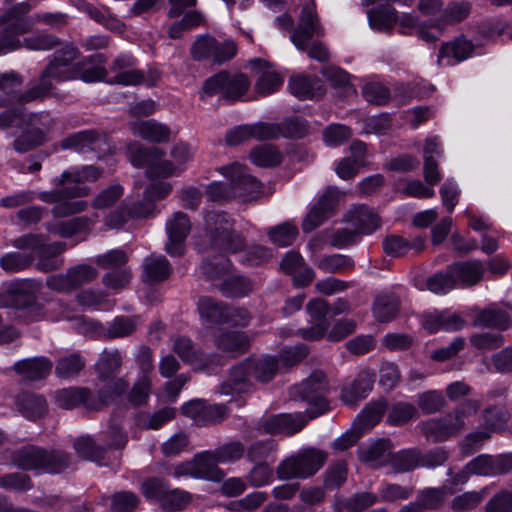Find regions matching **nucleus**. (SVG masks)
<instances>
[{
  "mask_svg": "<svg viewBox=\"0 0 512 512\" xmlns=\"http://www.w3.org/2000/svg\"><path fill=\"white\" fill-rule=\"evenodd\" d=\"M79 56V49L72 43H67L53 53L43 72L58 82L73 79L95 82L107 75L106 69L98 65L103 62L102 54H95L75 63Z\"/></svg>",
  "mask_w": 512,
  "mask_h": 512,
  "instance_id": "nucleus-1",
  "label": "nucleus"
},
{
  "mask_svg": "<svg viewBox=\"0 0 512 512\" xmlns=\"http://www.w3.org/2000/svg\"><path fill=\"white\" fill-rule=\"evenodd\" d=\"M323 35V29L319 24L314 3L303 6L299 23L290 36V40L298 50L306 51L308 57L319 62L329 60L330 54L326 45L315 41L310 45L314 36Z\"/></svg>",
  "mask_w": 512,
  "mask_h": 512,
  "instance_id": "nucleus-2",
  "label": "nucleus"
},
{
  "mask_svg": "<svg viewBox=\"0 0 512 512\" xmlns=\"http://www.w3.org/2000/svg\"><path fill=\"white\" fill-rule=\"evenodd\" d=\"M204 220L211 250L224 255L236 253L245 247V238L233 228V219L227 213L209 211Z\"/></svg>",
  "mask_w": 512,
  "mask_h": 512,
  "instance_id": "nucleus-3",
  "label": "nucleus"
},
{
  "mask_svg": "<svg viewBox=\"0 0 512 512\" xmlns=\"http://www.w3.org/2000/svg\"><path fill=\"white\" fill-rule=\"evenodd\" d=\"M12 463L26 471L40 470L46 473H61L69 467L71 458L69 454L28 445L16 449L11 454Z\"/></svg>",
  "mask_w": 512,
  "mask_h": 512,
  "instance_id": "nucleus-4",
  "label": "nucleus"
},
{
  "mask_svg": "<svg viewBox=\"0 0 512 512\" xmlns=\"http://www.w3.org/2000/svg\"><path fill=\"white\" fill-rule=\"evenodd\" d=\"M328 391L329 385L325 373L316 370L300 384L291 387L289 394L292 400L308 404L306 414L309 419H313L328 410L329 404L326 400Z\"/></svg>",
  "mask_w": 512,
  "mask_h": 512,
  "instance_id": "nucleus-5",
  "label": "nucleus"
},
{
  "mask_svg": "<svg viewBox=\"0 0 512 512\" xmlns=\"http://www.w3.org/2000/svg\"><path fill=\"white\" fill-rule=\"evenodd\" d=\"M327 459L328 453L319 448L300 449L278 465L277 476L281 480L310 478L324 466Z\"/></svg>",
  "mask_w": 512,
  "mask_h": 512,
  "instance_id": "nucleus-6",
  "label": "nucleus"
},
{
  "mask_svg": "<svg viewBox=\"0 0 512 512\" xmlns=\"http://www.w3.org/2000/svg\"><path fill=\"white\" fill-rule=\"evenodd\" d=\"M129 159L135 167H146L148 178L169 177L176 171L173 163L163 160L165 152L157 147L134 143L128 146Z\"/></svg>",
  "mask_w": 512,
  "mask_h": 512,
  "instance_id": "nucleus-7",
  "label": "nucleus"
},
{
  "mask_svg": "<svg viewBox=\"0 0 512 512\" xmlns=\"http://www.w3.org/2000/svg\"><path fill=\"white\" fill-rule=\"evenodd\" d=\"M249 86L250 81L245 74L220 71L205 80L202 90L209 97L221 94L226 100L236 101L247 92Z\"/></svg>",
  "mask_w": 512,
  "mask_h": 512,
  "instance_id": "nucleus-8",
  "label": "nucleus"
},
{
  "mask_svg": "<svg viewBox=\"0 0 512 512\" xmlns=\"http://www.w3.org/2000/svg\"><path fill=\"white\" fill-rule=\"evenodd\" d=\"M470 10L471 5L466 1L452 2L444 9L441 17L418 24V36L425 42H435L441 37L445 24L463 21L470 14Z\"/></svg>",
  "mask_w": 512,
  "mask_h": 512,
  "instance_id": "nucleus-9",
  "label": "nucleus"
},
{
  "mask_svg": "<svg viewBox=\"0 0 512 512\" xmlns=\"http://www.w3.org/2000/svg\"><path fill=\"white\" fill-rule=\"evenodd\" d=\"M237 52V46L232 40L218 41L210 35H200L191 47V56L194 60H212L222 64L232 59Z\"/></svg>",
  "mask_w": 512,
  "mask_h": 512,
  "instance_id": "nucleus-10",
  "label": "nucleus"
},
{
  "mask_svg": "<svg viewBox=\"0 0 512 512\" xmlns=\"http://www.w3.org/2000/svg\"><path fill=\"white\" fill-rule=\"evenodd\" d=\"M59 145L63 150L71 149L80 153L93 152L98 158L111 153V146L105 133L94 129L70 134L62 139Z\"/></svg>",
  "mask_w": 512,
  "mask_h": 512,
  "instance_id": "nucleus-11",
  "label": "nucleus"
},
{
  "mask_svg": "<svg viewBox=\"0 0 512 512\" xmlns=\"http://www.w3.org/2000/svg\"><path fill=\"white\" fill-rule=\"evenodd\" d=\"M219 172L229 181L233 198H253L261 190V183L248 173L246 166L233 163L222 166Z\"/></svg>",
  "mask_w": 512,
  "mask_h": 512,
  "instance_id": "nucleus-12",
  "label": "nucleus"
},
{
  "mask_svg": "<svg viewBox=\"0 0 512 512\" xmlns=\"http://www.w3.org/2000/svg\"><path fill=\"white\" fill-rule=\"evenodd\" d=\"M104 392L101 399H96L95 394L87 387H68L56 391L55 402L59 408L72 410L84 408L87 411H101L105 403Z\"/></svg>",
  "mask_w": 512,
  "mask_h": 512,
  "instance_id": "nucleus-13",
  "label": "nucleus"
},
{
  "mask_svg": "<svg viewBox=\"0 0 512 512\" xmlns=\"http://www.w3.org/2000/svg\"><path fill=\"white\" fill-rule=\"evenodd\" d=\"M167 241L165 251L172 257L181 256L185 251V241L191 231L189 217L181 212H175L166 225Z\"/></svg>",
  "mask_w": 512,
  "mask_h": 512,
  "instance_id": "nucleus-14",
  "label": "nucleus"
},
{
  "mask_svg": "<svg viewBox=\"0 0 512 512\" xmlns=\"http://www.w3.org/2000/svg\"><path fill=\"white\" fill-rule=\"evenodd\" d=\"M481 407L480 400L466 399L450 412L437 417L448 439L458 436L466 428V418L476 414Z\"/></svg>",
  "mask_w": 512,
  "mask_h": 512,
  "instance_id": "nucleus-15",
  "label": "nucleus"
},
{
  "mask_svg": "<svg viewBox=\"0 0 512 512\" xmlns=\"http://www.w3.org/2000/svg\"><path fill=\"white\" fill-rule=\"evenodd\" d=\"M456 286L469 288L482 281L486 272V265L479 259L459 261L449 266Z\"/></svg>",
  "mask_w": 512,
  "mask_h": 512,
  "instance_id": "nucleus-16",
  "label": "nucleus"
},
{
  "mask_svg": "<svg viewBox=\"0 0 512 512\" xmlns=\"http://www.w3.org/2000/svg\"><path fill=\"white\" fill-rule=\"evenodd\" d=\"M308 415L305 413L278 414L264 421L262 428L266 433H285L293 435L299 432L307 423Z\"/></svg>",
  "mask_w": 512,
  "mask_h": 512,
  "instance_id": "nucleus-17",
  "label": "nucleus"
},
{
  "mask_svg": "<svg viewBox=\"0 0 512 512\" xmlns=\"http://www.w3.org/2000/svg\"><path fill=\"white\" fill-rule=\"evenodd\" d=\"M375 382V373L370 370L361 371L349 384L342 387L340 398L349 406L355 405L372 391Z\"/></svg>",
  "mask_w": 512,
  "mask_h": 512,
  "instance_id": "nucleus-18",
  "label": "nucleus"
},
{
  "mask_svg": "<svg viewBox=\"0 0 512 512\" xmlns=\"http://www.w3.org/2000/svg\"><path fill=\"white\" fill-rule=\"evenodd\" d=\"M347 221L358 235H369L381 227L380 217L366 205H353L347 213Z\"/></svg>",
  "mask_w": 512,
  "mask_h": 512,
  "instance_id": "nucleus-19",
  "label": "nucleus"
},
{
  "mask_svg": "<svg viewBox=\"0 0 512 512\" xmlns=\"http://www.w3.org/2000/svg\"><path fill=\"white\" fill-rule=\"evenodd\" d=\"M473 324L478 327L504 331L511 325V313L508 307L493 303L475 315Z\"/></svg>",
  "mask_w": 512,
  "mask_h": 512,
  "instance_id": "nucleus-20",
  "label": "nucleus"
},
{
  "mask_svg": "<svg viewBox=\"0 0 512 512\" xmlns=\"http://www.w3.org/2000/svg\"><path fill=\"white\" fill-rule=\"evenodd\" d=\"M214 344L218 350L230 358L246 353L250 347V339L240 331H220Z\"/></svg>",
  "mask_w": 512,
  "mask_h": 512,
  "instance_id": "nucleus-21",
  "label": "nucleus"
},
{
  "mask_svg": "<svg viewBox=\"0 0 512 512\" xmlns=\"http://www.w3.org/2000/svg\"><path fill=\"white\" fill-rule=\"evenodd\" d=\"M52 368V361L44 356L22 359L13 365L16 374L27 381H38L46 378Z\"/></svg>",
  "mask_w": 512,
  "mask_h": 512,
  "instance_id": "nucleus-22",
  "label": "nucleus"
},
{
  "mask_svg": "<svg viewBox=\"0 0 512 512\" xmlns=\"http://www.w3.org/2000/svg\"><path fill=\"white\" fill-rule=\"evenodd\" d=\"M271 132H267L268 140H276L280 137L290 139H300L305 137L309 131L308 122L301 117H290L280 123H267Z\"/></svg>",
  "mask_w": 512,
  "mask_h": 512,
  "instance_id": "nucleus-23",
  "label": "nucleus"
},
{
  "mask_svg": "<svg viewBox=\"0 0 512 512\" xmlns=\"http://www.w3.org/2000/svg\"><path fill=\"white\" fill-rule=\"evenodd\" d=\"M14 308L18 310L30 309L40 314L41 308L37 304L36 291L39 288L38 283L32 280H19L11 284Z\"/></svg>",
  "mask_w": 512,
  "mask_h": 512,
  "instance_id": "nucleus-24",
  "label": "nucleus"
},
{
  "mask_svg": "<svg viewBox=\"0 0 512 512\" xmlns=\"http://www.w3.org/2000/svg\"><path fill=\"white\" fill-rule=\"evenodd\" d=\"M473 51L471 41L459 37L454 41L443 43L438 54V63L444 66H451L466 60Z\"/></svg>",
  "mask_w": 512,
  "mask_h": 512,
  "instance_id": "nucleus-25",
  "label": "nucleus"
},
{
  "mask_svg": "<svg viewBox=\"0 0 512 512\" xmlns=\"http://www.w3.org/2000/svg\"><path fill=\"white\" fill-rule=\"evenodd\" d=\"M133 58L130 56L117 57L111 66L114 76L109 79V83L121 85H138L144 81V73L137 69H131Z\"/></svg>",
  "mask_w": 512,
  "mask_h": 512,
  "instance_id": "nucleus-26",
  "label": "nucleus"
},
{
  "mask_svg": "<svg viewBox=\"0 0 512 512\" xmlns=\"http://www.w3.org/2000/svg\"><path fill=\"white\" fill-rule=\"evenodd\" d=\"M251 374L247 359L231 368L228 379L223 382L220 392L225 395L249 392L252 388Z\"/></svg>",
  "mask_w": 512,
  "mask_h": 512,
  "instance_id": "nucleus-27",
  "label": "nucleus"
},
{
  "mask_svg": "<svg viewBox=\"0 0 512 512\" xmlns=\"http://www.w3.org/2000/svg\"><path fill=\"white\" fill-rule=\"evenodd\" d=\"M422 318V326L429 333H435L439 330L458 331L465 324L459 315L446 312H425Z\"/></svg>",
  "mask_w": 512,
  "mask_h": 512,
  "instance_id": "nucleus-28",
  "label": "nucleus"
},
{
  "mask_svg": "<svg viewBox=\"0 0 512 512\" xmlns=\"http://www.w3.org/2000/svg\"><path fill=\"white\" fill-rule=\"evenodd\" d=\"M195 479H205L219 482L224 479V472L218 467V462L212 451L197 453L192 458Z\"/></svg>",
  "mask_w": 512,
  "mask_h": 512,
  "instance_id": "nucleus-29",
  "label": "nucleus"
},
{
  "mask_svg": "<svg viewBox=\"0 0 512 512\" xmlns=\"http://www.w3.org/2000/svg\"><path fill=\"white\" fill-rule=\"evenodd\" d=\"M138 317L117 316L106 328L102 329L98 322H88L89 327L94 330H102V334L107 339L124 338L132 335L137 329Z\"/></svg>",
  "mask_w": 512,
  "mask_h": 512,
  "instance_id": "nucleus-30",
  "label": "nucleus"
},
{
  "mask_svg": "<svg viewBox=\"0 0 512 512\" xmlns=\"http://www.w3.org/2000/svg\"><path fill=\"white\" fill-rule=\"evenodd\" d=\"M270 129V127L266 126V122H259L252 125H240L227 132L225 141L230 146L240 145L252 138L259 141H266L268 140L267 132H271Z\"/></svg>",
  "mask_w": 512,
  "mask_h": 512,
  "instance_id": "nucleus-31",
  "label": "nucleus"
},
{
  "mask_svg": "<svg viewBox=\"0 0 512 512\" xmlns=\"http://www.w3.org/2000/svg\"><path fill=\"white\" fill-rule=\"evenodd\" d=\"M134 135L152 143L168 142L170 138V128L154 119L136 121L131 125Z\"/></svg>",
  "mask_w": 512,
  "mask_h": 512,
  "instance_id": "nucleus-32",
  "label": "nucleus"
},
{
  "mask_svg": "<svg viewBox=\"0 0 512 512\" xmlns=\"http://www.w3.org/2000/svg\"><path fill=\"white\" fill-rule=\"evenodd\" d=\"M197 310L200 318L208 324L221 325L227 322V305L212 297H200Z\"/></svg>",
  "mask_w": 512,
  "mask_h": 512,
  "instance_id": "nucleus-33",
  "label": "nucleus"
},
{
  "mask_svg": "<svg viewBox=\"0 0 512 512\" xmlns=\"http://www.w3.org/2000/svg\"><path fill=\"white\" fill-rule=\"evenodd\" d=\"M291 93L299 99H308L324 95L325 88L317 77L297 75L289 81Z\"/></svg>",
  "mask_w": 512,
  "mask_h": 512,
  "instance_id": "nucleus-34",
  "label": "nucleus"
},
{
  "mask_svg": "<svg viewBox=\"0 0 512 512\" xmlns=\"http://www.w3.org/2000/svg\"><path fill=\"white\" fill-rule=\"evenodd\" d=\"M66 249V243L57 241L51 244H44L37 252L38 262L36 263L37 270L41 272H51L58 270L63 266V260L57 258Z\"/></svg>",
  "mask_w": 512,
  "mask_h": 512,
  "instance_id": "nucleus-35",
  "label": "nucleus"
},
{
  "mask_svg": "<svg viewBox=\"0 0 512 512\" xmlns=\"http://www.w3.org/2000/svg\"><path fill=\"white\" fill-rule=\"evenodd\" d=\"M22 84L23 78L18 73L13 71L0 73V90L3 92L0 96V106L19 103Z\"/></svg>",
  "mask_w": 512,
  "mask_h": 512,
  "instance_id": "nucleus-36",
  "label": "nucleus"
},
{
  "mask_svg": "<svg viewBox=\"0 0 512 512\" xmlns=\"http://www.w3.org/2000/svg\"><path fill=\"white\" fill-rule=\"evenodd\" d=\"M371 28L377 31L390 30L397 21L396 10L388 3H380L367 11Z\"/></svg>",
  "mask_w": 512,
  "mask_h": 512,
  "instance_id": "nucleus-37",
  "label": "nucleus"
},
{
  "mask_svg": "<svg viewBox=\"0 0 512 512\" xmlns=\"http://www.w3.org/2000/svg\"><path fill=\"white\" fill-rule=\"evenodd\" d=\"M247 364L251 378L260 383L270 382L278 372V361L271 356L248 358Z\"/></svg>",
  "mask_w": 512,
  "mask_h": 512,
  "instance_id": "nucleus-38",
  "label": "nucleus"
},
{
  "mask_svg": "<svg viewBox=\"0 0 512 512\" xmlns=\"http://www.w3.org/2000/svg\"><path fill=\"white\" fill-rule=\"evenodd\" d=\"M94 221L87 216L72 218L68 221H56L47 223L48 232L60 237H71L74 234L86 231L91 228Z\"/></svg>",
  "mask_w": 512,
  "mask_h": 512,
  "instance_id": "nucleus-39",
  "label": "nucleus"
},
{
  "mask_svg": "<svg viewBox=\"0 0 512 512\" xmlns=\"http://www.w3.org/2000/svg\"><path fill=\"white\" fill-rule=\"evenodd\" d=\"M378 502L376 494L371 492L355 493L349 498H339L334 504L337 512H362Z\"/></svg>",
  "mask_w": 512,
  "mask_h": 512,
  "instance_id": "nucleus-40",
  "label": "nucleus"
},
{
  "mask_svg": "<svg viewBox=\"0 0 512 512\" xmlns=\"http://www.w3.org/2000/svg\"><path fill=\"white\" fill-rule=\"evenodd\" d=\"M145 282H162L168 278L171 273V266L166 257L151 255L143 262Z\"/></svg>",
  "mask_w": 512,
  "mask_h": 512,
  "instance_id": "nucleus-41",
  "label": "nucleus"
},
{
  "mask_svg": "<svg viewBox=\"0 0 512 512\" xmlns=\"http://www.w3.org/2000/svg\"><path fill=\"white\" fill-rule=\"evenodd\" d=\"M399 298L393 294L378 295L373 304V315L377 321L387 323L392 321L399 311Z\"/></svg>",
  "mask_w": 512,
  "mask_h": 512,
  "instance_id": "nucleus-42",
  "label": "nucleus"
},
{
  "mask_svg": "<svg viewBox=\"0 0 512 512\" xmlns=\"http://www.w3.org/2000/svg\"><path fill=\"white\" fill-rule=\"evenodd\" d=\"M56 186L62 187L54 191H44L39 194V199L47 203H58L61 200L70 198H80L89 195L90 188L88 186H72L68 184H60L59 177L54 180Z\"/></svg>",
  "mask_w": 512,
  "mask_h": 512,
  "instance_id": "nucleus-43",
  "label": "nucleus"
},
{
  "mask_svg": "<svg viewBox=\"0 0 512 512\" xmlns=\"http://www.w3.org/2000/svg\"><path fill=\"white\" fill-rule=\"evenodd\" d=\"M121 364L122 357L117 349L103 350L95 364L98 379L101 381L109 380L119 371Z\"/></svg>",
  "mask_w": 512,
  "mask_h": 512,
  "instance_id": "nucleus-44",
  "label": "nucleus"
},
{
  "mask_svg": "<svg viewBox=\"0 0 512 512\" xmlns=\"http://www.w3.org/2000/svg\"><path fill=\"white\" fill-rule=\"evenodd\" d=\"M508 422V413L504 407L489 405L483 409L479 418V426L491 434L502 430Z\"/></svg>",
  "mask_w": 512,
  "mask_h": 512,
  "instance_id": "nucleus-45",
  "label": "nucleus"
},
{
  "mask_svg": "<svg viewBox=\"0 0 512 512\" xmlns=\"http://www.w3.org/2000/svg\"><path fill=\"white\" fill-rule=\"evenodd\" d=\"M102 174L103 170L96 166H83L80 169L64 171L59 177V183L72 186H86V182H95Z\"/></svg>",
  "mask_w": 512,
  "mask_h": 512,
  "instance_id": "nucleus-46",
  "label": "nucleus"
},
{
  "mask_svg": "<svg viewBox=\"0 0 512 512\" xmlns=\"http://www.w3.org/2000/svg\"><path fill=\"white\" fill-rule=\"evenodd\" d=\"M86 365L85 358L79 353L60 357L55 366V374L61 379H72L80 374Z\"/></svg>",
  "mask_w": 512,
  "mask_h": 512,
  "instance_id": "nucleus-47",
  "label": "nucleus"
},
{
  "mask_svg": "<svg viewBox=\"0 0 512 512\" xmlns=\"http://www.w3.org/2000/svg\"><path fill=\"white\" fill-rule=\"evenodd\" d=\"M77 5L79 9L85 12L92 20L103 25L105 28L114 32L122 30L124 26L123 23L118 18L111 15L108 9L101 10L84 0H78Z\"/></svg>",
  "mask_w": 512,
  "mask_h": 512,
  "instance_id": "nucleus-48",
  "label": "nucleus"
},
{
  "mask_svg": "<svg viewBox=\"0 0 512 512\" xmlns=\"http://www.w3.org/2000/svg\"><path fill=\"white\" fill-rule=\"evenodd\" d=\"M16 405L19 411L26 417L34 419L40 417L46 411L45 399L37 394L23 392L17 395Z\"/></svg>",
  "mask_w": 512,
  "mask_h": 512,
  "instance_id": "nucleus-49",
  "label": "nucleus"
},
{
  "mask_svg": "<svg viewBox=\"0 0 512 512\" xmlns=\"http://www.w3.org/2000/svg\"><path fill=\"white\" fill-rule=\"evenodd\" d=\"M23 124L45 141L46 134L55 126V119L47 111L33 112L23 115Z\"/></svg>",
  "mask_w": 512,
  "mask_h": 512,
  "instance_id": "nucleus-50",
  "label": "nucleus"
},
{
  "mask_svg": "<svg viewBox=\"0 0 512 512\" xmlns=\"http://www.w3.org/2000/svg\"><path fill=\"white\" fill-rule=\"evenodd\" d=\"M176 415L173 407H163L154 413H139L136 417V425L142 429L157 430L171 421Z\"/></svg>",
  "mask_w": 512,
  "mask_h": 512,
  "instance_id": "nucleus-51",
  "label": "nucleus"
},
{
  "mask_svg": "<svg viewBox=\"0 0 512 512\" xmlns=\"http://www.w3.org/2000/svg\"><path fill=\"white\" fill-rule=\"evenodd\" d=\"M387 401L378 399L368 403L356 418L359 430H365L376 425L387 409Z\"/></svg>",
  "mask_w": 512,
  "mask_h": 512,
  "instance_id": "nucleus-52",
  "label": "nucleus"
},
{
  "mask_svg": "<svg viewBox=\"0 0 512 512\" xmlns=\"http://www.w3.org/2000/svg\"><path fill=\"white\" fill-rule=\"evenodd\" d=\"M316 266L324 273L335 274L353 270L355 262L348 255L332 254L321 257L316 262Z\"/></svg>",
  "mask_w": 512,
  "mask_h": 512,
  "instance_id": "nucleus-53",
  "label": "nucleus"
},
{
  "mask_svg": "<svg viewBox=\"0 0 512 512\" xmlns=\"http://www.w3.org/2000/svg\"><path fill=\"white\" fill-rule=\"evenodd\" d=\"M74 449L81 458L99 465L103 464L106 448L97 445L90 436L77 438L74 441Z\"/></svg>",
  "mask_w": 512,
  "mask_h": 512,
  "instance_id": "nucleus-54",
  "label": "nucleus"
},
{
  "mask_svg": "<svg viewBox=\"0 0 512 512\" xmlns=\"http://www.w3.org/2000/svg\"><path fill=\"white\" fill-rule=\"evenodd\" d=\"M30 5L25 2L12 6L6 13L0 16V26L8 24L13 26L18 33H26L30 25L23 20V16L30 10Z\"/></svg>",
  "mask_w": 512,
  "mask_h": 512,
  "instance_id": "nucleus-55",
  "label": "nucleus"
},
{
  "mask_svg": "<svg viewBox=\"0 0 512 512\" xmlns=\"http://www.w3.org/2000/svg\"><path fill=\"white\" fill-rule=\"evenodd\" d=\"M250 159L255 165L268 168L279 165L282 161V155L275 146L264 144L251 150Z\"/></svg>",
  "mask_w": 512,
  "mask_h": 512,
  "instance_id": "nucleus-56",
  "label": "nucleus"
},
{
  "mask_svg": "<svg viewBox=\"0 0 512 512\" xmlns=\"http://www.w3.org/2000/svg\"><path fill=\"white\" fill-rule=\"evenodd\" d=\"M34 261L33 253L9 252L0 258V267L7 273H18L32 266Z\"/></svg>",
  "mask_w": 512,
  "mask_h": 512,
  "instance_id": "nucleus-57",
  "label": "nucleus"
},
{
  "mask_svg": "<svg viewBox=\"0 0 512 512\" xmlns=\"http://www.w3.org/2000/svg\"><path fill=\"white\" fill-rule=\"evenodd\" d=\"M51 80L52 79L42 71L39 81L25 92H22L19 103H29L36 100H43L48 97L54 88Z\"/></svg>",
  "mask_w": 512,
  "mask_h": 512,
  "instance_id": "nucleus-58",
  "label": "nucleus"
},
{
  "mask_svg": "<svg viewBox=\"0 0 512 512\" xmlns=\"http://www.w3.org/2000/svg\"><path fill=\"white\" fill-rule=\"evenodd\" d=\"M60 44L59 38L44 31H38L24 38L22 42V46L31 51H48L58 47Z\"/></svg>",
  "mask_w": 512,
  "mask_h": 512,
  "instance_id": "nucleus-59",
  "label": "nucleus"
},
{
  "mask_svg": "<svg viewBox=\"0 0 512 512\" xmlns=\"http://www.w3.org/2000/svg\"><path fill=\"white\" fill-rule=\"evenodd\" d=\"M218 464H231L240 460L246 448L240 441H230L212 451Z\"/></svg>",
  "mask_w": 512,
  "mask_h": 512,
  "instance_id": "nucleus-60",
  "label": "nucleus"
},
{
  "mask_svg": "<svg viewBox=\"0 0 512 512\" xmlns=\"http://www.w3.org/2000/svg\"><path fill=\"white\" fill-rule=\"evenodd\" d=\"M492 437V434L482 427L468 433L459 443L460 451L463 455L469 456L478 451L486 441Z\"/></svg>",
  "mask_w": 512,
  "mask_h": 512,
  "instance_id": "nucleus-61",
  "label": "nucleus"
},
{
  "mask_svg": "<svg viewBox=\"0 0 512 512\" xmlns=\"http://www.w3.org/2000/svg\"><path fill=\"white\" fill-rule=\"evenodd\" d=\"M220 290L227 297H241L247 295L253 290L251 281L243 276H235L225 279Z\"/></svg>",
  "mask_w": 512,
  "mask_h": 512,
  "instance_id": "nucleus-62",
  "label": "nucleus"
},
{
  "mask_svg": "<svg viewBox=\"0 0 512 512\" xmlns=\"http://www.w3.org/2000/svg\"><path fill=\"white\" fill-rule=\"evenodd\" d=\"M127 209L130 219L134 220L155 217L159 213L156 204L150 197H146L145 192H143V199L134 202L127 201Z\"/></svg>",
  "mask_w": 512,
  "mask_h": 512,
  "instance_id": "nucleus-63",
  "label": "nucleus"
},
{
  "mask_svg": "<svg viewBox=\"0 0 512 512\" xmlns=\"http://www.w3.org/2000/svg\"><path fill=\"white\" fill-rule=\"evenodd\" d=\"M124 193L122 185L116 183L101 190L93 199L91 206L94 209L103 210L112 207Z\"/></svg>",
  "mask_w": 512,
  "mask_h": 512,
  "instance_id": "nucleus-64",
  "label": "nucleus"
}]
</instances>
